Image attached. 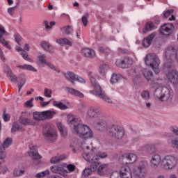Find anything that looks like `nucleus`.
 Masks as SVG:
<instances>
[{"label":"nucleus","mask_w":178,"mask_h":178,"mask_svg":"<svg viewBox=\"0 0 178 178\" xmlns=\"http://www.w3.org/2000/svg\"><path fill=\"white\" fill-rule=\"evenodd\" d=\"M68 124L74 134H76L83 140H88L94 137V134L90 127L83 124L81 120L78 118H69Z\"/></svg>","instance_id":"1"},{"label":"nucleus","mask_w":178,"mask_h":178,"mask_svg":"<svg viewBox=\"0 0 178 178\" xmlns=\"http://www.w3.org/2000/svg\"><path fill=\"white\" fill-rule=\"evenodd\" d=\"M82 148L84 152L82 154L83 157L86 161H98L99 158H106L108 154L105 152H97V149H93L90 152V147L86 146V145H82Z\"/></svg>","instance_id":"2"},{"label":"nucleus","mask_w":178,"mask_h":178,"mask_svg":"<svg viewBox=\"0 0 178 178\" xmlns=\"http://www.w3.org/2000/svg\"><path fill=\"white\" fill-rule=\"evenodd\" d=\"M153 97L162 102H168L172 100V92L166 87H159L154 90Z\"/></svg>","instance_id":"3"},{"label":"nucleus","mask_w":178,"mask_h":178,"mask_svg":"<svg viewBox=\"0 0 178 178\" xmlns=\"http://www.w3.org/2000/svg\"><path fill=\"white\" fill-rule=\"evenodd\" d=\"M43 134L45 140L49 143H54L58 138V132L51 123H46L43 125Z\"/></svg>","instance_id":"4"},{"label":"nucleus","mask_w":178,"mask_h":178,"mask_svg":"<svg viewBox=\"0 0 178 178\" xmlns=\"http://www.w3.org/2000/svg\"><path fill=\"white\" fill-rule=\"evenodd\" d=\"M107 131L109 137L115 140H122L124 137V129L120 125L116 124L108 126Z\"/></svg>","instance_id":"5"},{"label":"nucleus","mask_w":178,"mask_h":178,"mask_svg":"<svg viewBox=\"0 0 178 178\" xmlns=\"http://www.w3.org/2000/svg\"><path fill=\"white\" fill-rule=\"evenodd\" d=\"M145 63L153 69L154 73H159V59L154 53L147 54L145 58Z\"/></svg>","instance_id":"6"},{"label":"nucleus","mask_w":178,"mask_h":178,"mask_svg":"<svg viewBox=\"0 0 178 178\" xmlns=\"http://www.w3.org/2000/svg\"><path fill=\"white\" fill-rule=\"evenodd\" d=\"M90 83L94 88L95 95H97V97H99V98L108 104H112V99L102 92L101 86L97 83V80L94 76L90 77Z\"/></svg>","instance_id":"7"},{"label":"nucleus","mask_w":178,"mask_h":178,"mask_svg":"<svg viewBox=\"0 0 178 178\" xmlns=\"http://www.w3.org/2000/svg\"><path fill=\"white\" fill-rule=\"evenodd\" d=\"M120 152L114 153L113 155V158L116 159V158H119V159H122V163L127 165V163H134L136 161H137V155L131 153H125L121 155Z\"/></svg>","instance_id":"8"},{"label":"nucleus","mask_w":178,"mask_h":178,"mask_svg":"<svg viewBox=\"0 0 178 178\" xmlns=\"http://www.w3.org/2000/svg\"><path fill=\"white\" fill-rule=\"evenodd\" d=\"M148 172V163L145 161H142L138 165V170L134 172V176L136 178H145L147 177Z\"/></svg>","instance_id":"9"},{"label":"nucleus","mask_w":178,"mask_h":178,"mask_svg":"<svg viewBox=\"0 0 178 178\" xmlns=\"http://www.w3.org/2000/svg\"><path fill=\"white\" fill-rule=\"evenodd\" d=\"M56 113H55V111H46L42 112L35 111L33 112V117L34 120L36 121L47 120L48 119H52Z\"/></svg>","instance_id":"10"},{"label":"nucleus","mask_w":178,"mask_h":178,"mask_svg":"<svg viewBox=\"0 0 178 178\" xmlns=\"http://www.w3.org/2000/svg\"><path fill=\"white\" fill-rule=\"evenodd\" d=\"M177 165V159L175 156L167 155L162 160V166L165 170L173 169Z\"/></svg>","instance_id":"11"},{"label":"nucleus","mask_w":178,"mask_h":178,"mask_svg":"<svg viewBox=\"0 0 178 178\" xmlns=\"http://www.w3.org/2000/svg\"><path fill=\"white\" fill-rule=\"evenodd\" d=\"M66 80L70 81L72 86H74L76 83L74 81H79V83H86V80L79 75L74 74L73 72L68 71L67 72L63 73Z\"/></svg>","instance_id":"12"},{"label":"nucleus","mask_w":178,"mask_h":178,"mask_svg":"<svg viewBox=\"0 0 178 178\" xmlns=\"http://www.w3.org/2000/svg\"><path fill=\"white\" fill-rule=\"evenodd\" d=\"M102 111L98 108L90 107L86 112L88 119H95L102 116Z\"/></svg>","instance_id":"13"},{"label":"nucleus","mask_w":178,"mask_h":178,"mask_svg":"<svg viewBox=\"0 0 178 178\" xmlns=\"http://www.w3.org/2000/svg\"><path fill=\"white\" fill-rule=\"evenodd\" d=\"M177 54V49H176L175 46H169L165 49V60H170L171 59L175 60Z\"/></svg>","instance_id":"14"},{"label":"nucleus","mask_w":178,"mask_h":178,"mask_svg":"<svg viewBox=\"0 0 178 178\" xmlns=\"http://www.w3.org/2000/svg\"><path fill=\"white\" fill-rule=\"evenodd\" d=\"M174 30L175 26L172 24H165L160 29V34L165 35V37H169L173 33Z\"/></svg>","instance_id":"15"},{"label":"nucleus","mask_w":178,"mask_h":178,"mask_svg":"<svg viewBox=\"0 0 178 178\" xmlns=\"http://www.w3.org/2000/svg\"><path fill=\"white\" fill-rule=\"evenodd\" d=\"M3 35H9V33L5 30L3 26L0 24V43L2 44L3 47L8 48V49H12L10 44H9V42L5 40Z\"/></svg>","instance_id":"16"},{"label":"nucleus","mask_w":178,"mask_h":178,"mask_svg":"<svg viewBox=\"0 0 178 178\" xmlns=\"http://www.w3.org/2000/svg\"><path fill=\"white\" fill-rule=\"evenodd\" d=\"M167 79L168 81H170L172 84H174V86H177L178 84V71L176 70H172L168 71V72L166 74Z\"/></svg>","instance_id":"17"},{"label":"nucleus","mask_w":178,"mask_h":178,"mask_svg":"<svg viewBox=\"0 0 178 178\" xmlns=\"http://www.w3.org/2000/svg\"><path fill=\"white\" fill-rule=\"evenodd\" d=\"M129 74L132 76L134 83H137L141 79V70L138 67L134 68L129 71Z\"/></svg>","instance_id":"18"},{"label":"nucleus","mask_w":178,"mask_h":178,"mask_svg":"<svg viewBox=\"0 0 178 178\" xmlns=\"http://www.w3.org/2000/svg\"><path fill=\"white\" fill-rule=\"evenodd\" d=\"M155 37H156V32H154L144 38L143 42V47H145V48H148L150 47Z\"/></svg>","instance_id":"19"},{"label":"nucleus","mask_w":178,"mask_h":178,"mask_svg":"<svg viewBox=\"0 0 178 178\" xmlns=\"http://www.w3.org/2000/svg\"><path fill=\"white\" fill-rule=\"evenodd\" d=\"M30 150L28 152L29 156L32 158V159H34L35 161H37L38 159H41V155L38 153V151L35 148V146L30 147Z\"/></svg>","instance_id":"20"},{"label":"nucleus","mask_w":178,"mask_h":178,"mask_svg":"<svg viewBox=\"0 0 178 178\" xmlns=\"http://www.w3.org/2000/svg\"><path fill=\"white\" fill-rule=\"evenodd\" d=\"M160 163H161V155L159 154L153 155L150 160L151 166L155 169L156 168H158V166H159Z\"/></svg>","instance_id":"21"},{"label":"nucleus","mask_w":178,"mask_h":178,"mask_svg":"<svg viewBox=\"0 0 178 178\" xmlns=\"http://www.w3.org/2000/svg\"><path fill=\"white\" fill-rule=\"evenodd\" d=\"M95 124L97 126V129L99 130H101L102 131H104V130H106V127H108V124L106 123V121L102 120V119H98L95 121Z\"/></svg>","instance_id":"22"},{"label":"nucleus","mask_w":178,"mask_h":178,"mask_svg":"<svg viewBox=\"0 0 178 178\" xmlns=\"http://www.w3.org/2000/svg\"><path fill=\"white\" fill-rule=\"evenodd\" d=\"M65 91L68 92V94H71V95L79 97V98H84V95L74 88L65 87Z\"/></svg>","instance_id":"23"},{"label":"nucleus","mask_w":178,"mask_h":178,"mask_svg":"<svg viewBox=\"0 0 178 178\" xmlns=\"http://www.w3.org/2000/svg\"><path fill=\"white\" fill-rule=\"evenodd\" d=\"M82 54L85 56V58H89L90 59H92V58H95V51L89 48L83 49Z\"/></svg>","instance_id":"24"},{"label":"nucleus","mask_w":178,"mask_h":178,"mask_svg":"<svg viewBox=\"0 0 178 178\" xmlns=\"http://www.w3.org/2000/svg\"><path fill=\"white\" fill-rule=\"evenodd\" d=\"M51 171L52 172V173H56L57 175H63L65 172L67 173V171L63 169L62 165H59L52 166L51 168Z\"/></svg>","instance_id":"25"},{"label":"nucleus","mask_w":178,"mask_h":178,"mask_svg":"<svg viewBox=\"0 0 178 178\" xmlns=\"http://www.w3.org/2000/svg\"><path fill=\"white\" fill-rule=\"evenodd\" d=\"M40 45L43 49H45V51H47V52H51V54H54L55 52V49H54V47L49 44V42L47 41H42L40 43Z\"/></svg>","instance_id":"26"},{"label":"nucleus","mask_w":178,"mask_h":178,"mask_svg":"<svg viewBox=\"0 0 178 178\" xmlns=\"http://www.w3.org/2000/svg\"><path fill=\"white\" fill-rule=\"evenodd\" d=\"M143 74L147 81H154V73H152V71L145 69L143 70Z\"/></svg>","instance_id":"27"},{"label":"nucleus","mask_w":178,"mask_h":178,"mask_svg":"<svg viewBox=\"0 0 178 178\" xmlns=\"http://www.w3.org/2000/svg\"><path fill=\"white\" fill-rule=\"evenodd\" d=\"M145 148L146 149L147 154H148L149 155H152L156 153V152L158 151L155 145L152 144L145 145Z\"/></svg>","instance_id":"28"},{"label":"nucleus","mask_w":178,"mask_h":178,"mask_svg":"<svg viewBox=\"0 0 178 178\" xmlns=\"http://www.w3.org/2000/svg\"><path fill=\"white\" fill-rule=\"evenodd\" d=\"M18 91L19 92H20V90H22V87H23V86H24V84H26V75H24V74H19V76H18Z\"/></svg>","instance_id":"29"},{"label":"nucleus","mask_w":178,"mask_h":178,"mask_svg":"<svg viewBox=\"0 0 178 178\" xmlns=\"http://www.w3.org/2000/svg\"><path fill=\"white\" fill-rule=\"evenodd\" d=\"M57 127L61 134V136L65 138L67 136V128L62 125V123H58Z\"/></svg>","instance_id":"30"},{"label":"nucleus","mask_w":178,"mask_h":178,"mask_svg":"<svg viewBox=\"0 0 178 178\" xmlns=\"http://www.w3.org/2000/svg\"><path fill=\"white\" fill-rule=\"evenodd\" d=\"M13 143V139L12 138H7L2 144V149H4V152H6V148H9Z\"/></svg>","instance_id":"31"},{"label":"nucleus","mask_w":178,"mask_h":178,"mask_svg":"<svg viewBox=\"0 0 178 178\" xmlns=\"http://www.w3.org/2000/svg\"><path fill=\"white\" fill-rule=\"evenodd\" d=\"M155 29V26H154V23L152 22H147L145 27L143 28V33L144 34H147V33H149V31H152Z\"/></svg>","instance_id":"32"},{"label":"nucleus","mask_w":178,"mask_h":178,"mask_svg":"<svg viewBox=\"0 0 178 178\" xmlns=\"http://www.w3.org/2000/svg\"><path fill=\"white\" fill-rule=\"evenodd\" d=\"M56 42L59 44V45H69V47H72V42H70L67 38L56 39Z\"/></svg>","instance_id":"33"},{"label":"nucleus","mask_w":178,"mask_h":178,"mask_svg":"<svg viewBox=\"0 0 178 178\" xmlns=\"http://www.w3.org/2000/svg\"><path fill=\"white\" fill-rule=\"evenodd\" d=\"M109 70V65L108 64H102L99 66V72L102 76H105L106 74V72Z\"/></svg>","instance_id":"34"},{"label":"nucleus","mask_w":178,"mask_h":178,"mask_svg":"<svg viewBox=\"0 0 178 178\" xmlns=\"http://www.w3.org/2000/svg\"><path fill=\"white\" fill-rule=\"evenodd\" d=\"M60 30L66 35H70V34H72V32L73 31V27L70 25H66L63 28H60Z\"/></svg>","instance_id":"35"},{"label":"nucleus","mask_w":178,"mask_h":178,"mask_svg":"<svg viewBox=\"0 0 178 178\" xmlns=\"http://www.w3.org/2000/svg\"><path fill=\"white\" fill-rule=\"evenodd\" d=\"M108 169V164H102L97 169V173L100 176H104L105 175V170Z\"/></svg>","instance_id":"36"},{"label":"nucleus","mask_w":178,"mask_h":178,"mask_svg":"<svg viewBox=\"0 0 178 178\" xmlns=\"http://www.w3.org/2000/svg\"><path fill=\"white\" fill-rule=\"evenodd\" d=\"M6 72H7V76L8 77H9L11 81H14L15 83H16L17 80V77L13 74V72H12V70H10V68L7 67Z\"/></svg>","instance_id":"37"},{"label":"nucleus","mask_w":178,"mask_h":178,"mask_svg":"<svg viewBox=\"0 0 178 178\" xmlns=\"http://www.w3.org/2000/svg\"><path fill=\"white\" fill-rule=\"evenodd\" d=\"M122 80V76L116 74H113L111 79V84H115L116 83H119Z\"/></svg>","instance_id":"38"},{"label":"nucleus","mask_w":178,"mask_h":178,"mask_svg":"<svg viewBox=\"0 0 178 178\" xmlns=\"http://www.w3.org/2000/svg\"><path fill=\"white\" fill-rule=\"evenodd\" d=\"M17 67L19 69H22V70H30L31 72H37V69L34 68L32 65H18Z\"/></svg>","instance_id":"39"},{"label":"nucleus","mask_w":178,"mask_h":178,"mask_svg":"<svg viewBox=\"0 0 178 178\" xmlns=\"http://www.w3.org/2000/svg\"><path fill=\"white\" fill-rule=\"evenodd\" d=\"M87 162H90V169L92 170V171L95 172V170H97V169H98V166H99V163L96 160H91L90 161H87Z\"/></svg>","instance_id":"40"},{"label":"nucleus","mask_w":178,"mask_h":178,"mask_svg":"<svg viewBox=\"0 0 178 178\" xmlns=\"http://www.w3.org/2000/svg\"><path fill=\"white\" fill-rule=\"evenodd\" d=\"M66 157L65 156H56L52 157L50 160L51 163H59L60 161H63Z\"/></svg>","instance_id":"41"},{"label":"nucleus","mask_w":178,"mask_h":178,"mask_svg":"<svg viewBox=\"0 0 178 178\" xmlns=\"http://www.w3.org/2000/svg\"><path fill=\"white\" fill-rule=\"evenodd\" d=\"M172 59L171 60H165V62L164 63V67L166 69H173L175 67V64L173 63Z\"/></svg>","instance_id":"42"},{"label":"nucleus","mask_w":178,"mask_h":178,"mask_svg":"<svg viewBox=\"0 0 178 178\" xmlns=\"http://www.w3.org/2000/svg\"><path fill=\"white\" fill-rule=\"evenodd\" d=\"M17 130H19V131H23V127H20L19 123L15 122L13 125L11 131L12 133H15V131H17Z\"/></svg>","instance_id":"43"},{"label":"nucleus","mask_w":178,"mask_h":178,"mask_svg":"<svg viewBox=\"0 0 178 178\" xmlns=\"http://www.w3.org/2000/svg\"><path fill=\"white\" fill-rule=\"evenodd\" d=\"M124 60V68H127L130 66V65H132L133 60H131V58L129 57H125L123 58Z\"/></svg>","instance_id":"44"},{"label":"nucleus","mask_w":178,"mask_h":178,"mask_svg":"<svg viewBox=\"0 0 178 178\" xmlns=\"http://www.w3.org/2000/svg\"><path fill=\"white\" fill-rule=\"evenodd\" d=\"M19 123L21 124H24V126H27L31 123V120L27 118H19Z\"/></svg>","instance_id":"45"},{"label":"nucleus","mask_w":178,"mask_h":178,"mask_svg":"<svg viewBox=\"0 0 178 178\" xmlns=\"http://www.w3.org/2000/svg\"><path fill=\"white\" fill-rule=\"evenodd\" d=\"M54 105L60 109H67V106L62 102H54Z\"/></svg>","instance_id":"46"},{"label":"nucleus","mask_w":178,"mask_h":178,"mask_svg":"<svg viewBox=\"0 0 178 178\" xmlns=\"http://www.w3.org/2000/svg\"><path fill=\"white\" fill-rule=\"evenodd\" d=\"M88 16H90V15L88 14V13H86L82 17V19H81L82 23L85 27L87 26V24H88Z\"/></svg>","instance_id":"47"},{"label":"nucleus","mask_w":178,"mask_h":178,"mask_svg":"<svg viewBox=\"0 0 178 178\" xmlns=\"http://www.w3.org/2000/svg\"><path fill=\"white\" fill-rule=\"evenodd\" d=\"M48 175H49V170H47L45 171L36 174L35 177L37 178L45 177V176H48Z\"/></svg>","instance_id":"48"},{"label":"nucleus","mask_w":178,"mask_h":178,"mask_svg":"<svg viewBox=\"0 0 178 178\" xmlns=\"http://www.w3.org/2000/svg\"><path fill=\"white\" fill-rule=\"evenodd\" d=\"M92 170L90 168H85L84 170L83 171V175L85 177H88V176H91V175L92 174Z\"/></svg>","instance_id":"49"},{"label":"nucleus","mask_w":178,"mask_h":178,"mask_svg":"<svg viewBox=\"0 0 178 178\" xmlns=\"http://www.w3.org/2000/svg\"><path fill=\"white\" fill-rule=\"evenodd\" d=\"M33 101H34V98H31L29 100H28L26 102L24 103V106L25 108H33L34 106V104H33Z\"/></svg>","instance_id":"50"},{"label":"nucleus","mask_w":178,"mask_h":178,"mask_svg":"<svg viewBox=\"0 0 178 178\" xmlns=\"http://www.w3.org/2000/svg\"><path fill=\"white\" fill-rule=\"evenodd\" d=\"M141 97L145 101L149 99V92L148 90H144L141 92Z\"/></svg>","instance_id":"51"},{"label":"nucleus","mask_w":178,"mask_h":178,"mask_svg":"<svg viewBox=\"0 0 178 178\" xmlns=\"http://www.w3.org/2000/svg\"><path fill=\"white\" fill-rule=\"evenodd\" d=\"M115 65L118 67H123L124 68V63L123 58H119L115 61Z\"/></svg>","instance_id":"52"},{"label":"nucleus","mask_w":178,"mask_h":178,"mask_svg":"<svg viewBox=\"0 0 178 178\" xmlns=\"http://www.w3.org/2000/svg\"><path fill=\"white\" fill-rule=\"evenodd\" d=\"M3 119L4 122H9L10 120V115L6 113V110L3 111Z\"/></svg>","instance_id":"53"},{"label":"nucleus","mask_w":178,"mask_h":178,"mask_svg":"<svg viewBox=\"0 0 178 178\" xmlns=\"http://www.w3.org/2000/svg\"><path fill=\"white\" fill-rule=\"evenodd\" d=\"M44 95L47 98H51L52 95V90L48 88H44Z\"/></svg>","instance_id":"54"},{"label":"nucleus","mask_w":178,"mask_h":178,"mask_svg":"<svg viewBox=\"0 0 178 178\" xmlns=\"http://www.w3.org/2000/svg\"><path fill=\"white\" fill-rule=\"evenodd\" d=\"M23 173H24V170H23L15 169L14 172H13V175L15 177L22 176V175H23Z\"/></svg>","instance_id":"55"},{"label":"nucleus","mask_w":178,"mask_h":178,"mask_svg":"<svg viewBox=\"0 0 178 178\" xmlns=\"http://www.w3.org/2000/svg\"><path fill=\"white\" fill-rule=\"evenodd\" d=\"M38 58L39 62H40V63H42V64H45L46 63L47 60L45 59L47 58V56L43 54L42 56H38Z\"/></svg>","instance_id":"56"},{"label":"nucleus","mask_w":178,"mask_h":178,"mask_svg":"<svg viewBox=\"0 0 178 178\" xmlns=\"http://www.w3.org/2000/svg\"><path fill=\"white\" fill-rule=\"evenodd\" d=\"M17 8V6L8 8V13H9L10 16H13L15 15V10Z\"/></svg>","instance_id":"57"},{"label":"nucleus","mask_w":178,"mask_h":178,"mask_svg":"<svg viewBox=\"0 0 178 178\" xmlns=\"http://www.w3.org/2000/svg\"><path fill=\"white\" fill-rule=\"evenodd\" d=\"M67 170L69 171V173H70L76 170V165L72 164H69L68 165H67Z\"/></svg>","instance_id":"58"},{"label":"nucleus","mask_w":178,"mask_h":178,"mask_svg":"<svg viewBox=\"0 0 178 178\" xmlns=\"http://www.w3.org/2000/svg\"><path fill=\"white\" fill-rule=\"evenodd\" d=\"M21 55H22V58L24 59H25V60L30 61V58H29V54H27V52L26 51H23L21 53Z\"/></svg>","instance_id":"59"},{"label":"nucleus","mask_w":178,"mask_h":178,"mask_svg":"<svg viewBox=\"0 0 178 178\" xmlns=\"http://www.w3.org/2000/svg\"><path fill=\"white\" fill-rule=\"evenodd\" d=\"M171 146L172 148H175L176 149H178V140H172L171 141Z\"/></svg>","instance_id":"60"},{"label":"nucleus","mask_w":178,"mask_h":178,"mask_svg":"<svg viewBox=\"0 0 178 178\" xmlns=\"http://www.w3.org/2000/svg\"><path fill=\"white\" fill-rule=\"evenodd\" d=\"M170 15H173V10H168L165 13H164L163 17L168 18Z\"/></svg>","instance_id":"61"},{"label":"nucleus","mask_w":178,"mask_h":178,"mask_svg":"<svg viewBox=\"0 0 178 178\" xmlns=\"http://www.w3.org/2000/svg\"><path fill=\"white\" fill-rule=\"evenodd\" d=\"M170 131H172V133L174 134H176L177 136H178V128L177 127H170Z\"/></svg>","instance_id":"62"},{"label":"nucleus","mask_w":178,"mask_h":178,"mask_svg":"<svg viewBox=\"0 0 178 178\" xmlns=\"http://www.w3.org/2000/svg\"><path fill=\"white\" fill-rule=\"evenodd\" d=\"M170 131H172V133L174 134H176L177 136H178V128L177 127H170Z\"/></svg>","instance_id":"63"},{"label":"nucleus","mask_w":178,"mask_h":178,"mask_svg":"<svg viewBox=\"0 0 178 178\" xmlns=\"http://www.w3.org/2000/svg\"><path fill=\"white\" fill-rule=\"evenodd\" d=\"M15 41L18 44V45H20V35L15 34Z\"/></svg>","instance_id":"64"}]
</instances>
